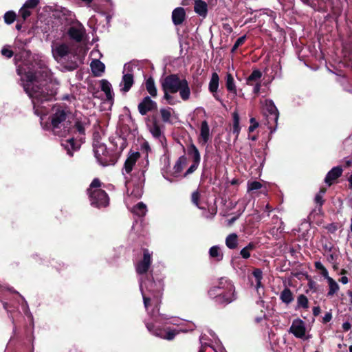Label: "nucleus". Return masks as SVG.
<instances>
[{
  "instance_id": "nucleus-1",
  "label": "nucleus",
  "mask_w": 352,
  "mask_h": 352,
  "mask_svg": "<svg viewBox=\"0 0 352 352\" xmlns=\"http://www.w3.org/2000/svg\"><path fill=\"white\" fill-rule=\"evenodd\" d=\"M14 60L21 85L32 100L34 113L41 118V124L60 137L70 133L72 113L65 105L56 104L51 109L50 124L43 126V116L47 114L48 102L54 99L59 89V81L54 77L44 60L32 56L25 49L16 54Z\"/></svg>"
},
{
  "instance_id": "nucleus-2",
  "label": "nucleus",
  "mask_w": 352,
  "mask_h": 352,
  "mask_svg": "<svg viewBox=\"0 0 352 352\" xmlns=\"http://www.w3.org/2000/svg\"><path fill=\"white\" fill-rule=\"evenodd\" d=\"M140 289L142 295L144 307L153 321V322H145L146 329L152 335L170 341L179 333L192 331L195 329V326L194 324H190L188 329H163L160 326V324H181L179 322V318L159 312V306L161 302L163 290V282L162 280H158L157 281H153L148 279L144 280L142 277H140Z\"/></svg>"
},
{
  "instance_id": "nucleus-3",
  "label": "nucleus",
  "mask_w": 352,
  "mask_h": 352,
  "mask_svg": "<svg viewBox=\"0 0 352 352\" xmlns=\"http://www.w3.org/2000/svg\"><path fill=\"white\" fill-rule=\"evenodd\" d=\"M208 295L219 304H229L236 299L235 287L232 282L226 278H221L218 284L208 291Z\"/></svg>"
},
{
  "instance_id": "nucleus-4",
  "label": "nucleus",
  "mask_w": 352,
  "mask_h": 352,
  "mask_svg": "<svg viewBox=\"0 0 352 352\" xmlns=\"http://www.w3.org/2000/svg\"><path fill=\"white\" fill-rule=\"evenodd\" d=\"M162 90L173 93H179L181 98L186 101L190 96V89L188 82L184 78H180L177 74H170L166 76L161 82Z\"/></svg>"
},
{
  "instance_id": "nucleus-5",
  "label": "nucleus",
  "mask_w": 352,
  "mask_h": 352,
  "mask_svg": "<svg viewBox=\"0 0 352 352\" xmlns=\"http://www.w3.org/2000/svg\"><path fill=\"white\" fill-rule=\"evenodd\" d=\"M100 181L95 178L87 190L90 204L96 208L106 207L109 205V197L104 190L100 188Z\"/></svg>"
},
{
  "instance_id": "nucleus-6",
  "label": "nucleus",
  "mask_w": 352,
  "mask_h": 352,
  "mask_svg": "<svg viewBox=\"0 0 352 352\" xmlns=\"http://www.w3.org/2000/svg\"><path fill=\"white\" fill-rule=\"evenodd\" d=\"M265 108L268 112L267 116L268 129L270 130V133H272L276 131L279 113L274 102L271 100H265Z\"/></svg>"
},
{
  "instance_id": "nucleus-7",
  "label": "nucleus",
  "mask_w": 352,
  "mask_h": 352,
  "mask_svg": "<svg viewBox=\"0 0 352 352\" xmlns=\"http://www.w3.org/2000/svg\"><path fill=\"white\" fill-rule=\"evenodd\" d=\"M94 152L98 162L103 166L113 163V160L104 144L96 142L94 144Z\"/></svg>"
},
{
  "instance_id": "nucleus-8",
  "label": "nucleus",
  "mask_w": 352,
  "mask_h": 352,
  "mask_svg": "<svg viewBox=\"0 0 352 352\" xmlns=\"http://www.w3.org/2000/svg\"><path fill=\"white\" fill-rule=\"evenodd\" d=\"M67 34L72 41L76 43H81L86 36V30L84 25L78 21L69 25Z\"/></svg>"
},
{
  "instance_id": "nucleus-9",
  "label": "nucleus",
  "mask_w": 352,
  "mask_h": 352,
  "mask_svg": "<svg viewBox=\"0 0 352 352\" xmlns=\"http://www.w3.org/2000/svg\"><path fill=\"white\" fill-rule=\"evenodd\" d=\"M52 56L54 59L58 61H62L67 58H69L73 52L67 43H58L52 45Z\"/></svg>"
},
{
  "instance_id": "nucleus-10",
  "label": "nucleus",
  "mask_w": 352,
  "mask_h": 352,
  "mask_svg": "<svg viewBox=\"0 0 352 352\" xmlns=\"http://www.w3.org/2000/svg\"><path fill=\"white\" fill-rule=\"evenodd\" d=\"M133 66L131 63H126L124 65L123 76L120 82V89L123 93L128 92L134 83L133 74H132Z\"/></svg>"
},
{
  "instance_id": "nucleus-11",
  "label": "nucleus",
  "mask_w": 352,
  "mask_h": 352,
  "mask_svg": "<svg viewBox=\"0 0 352 352\" xmlns=\"http://www.w3.org/2000/svg\"><path fill=\"white\" fill-rule=\"evenodd\" d=\"M289 333H292L296 338L307 340L306 336V327L305 322L300 319H294L289 329Z\"/></svg>"
},
{
  "instance_id": "nucleus-12",
  "label": "nucleus",
  "mask_w": 352,
  "mask_h": 352,
  "mask_svg": "<svg viewBox=\"0 0 352 352\" xmlns=\"http://www.w3.org/2000/svg\"><path fill=\"white\" fill-rule=\"evenodd\" d=\"M151 256L152 253L148 250H144L143 258L135 265L136 272L140 276H144L148 272L151 263Z\"/></svg>"
},
{
  "instance_id": "nucleus-13",
  "label": "nucleus",
  "mask_w": 352,
  "mask_h": 352,
  "mask_svg": "<svg viewBox=\"0 0 352 352\" xmlns=\"http://www.w3.org/2000/svg\"><path fill=\"white\" fill-rule=\"evenodd\" d=\"M143 175V173H142ZM144 179L140 178L138 183H131V182L126 181L125 185L127 188V191L129 192L131 190V196L140 199L143 195V186H144Z\"/></svg>"
},
{
  "instance_id": "nucleus-14",
  "label": "nucleus",
  "mask_w": 352,
  "mask_h": 352,
  "mask_svg": "<svg viewBox=\"0 0 352 352\" xmlns=\"http://www.w3.org/2000/svg\"><path fill=\"white\" fill-rule=\"evenodd\" d=\"M56 16L60 20L65 21V24L69 25L76 21L75 14L65 8H60L56 10Z\"/></svg>"
},
{
  "instance_id": "nucleus-15",
  "label": "nucleus",
  "mask_w": 352,
  "mask_h": 352,
  "mask_svg": "<svg viewBox=\"0 0 352 352\" xmlns=\"http://www.w3.org/2000/svg\"><path fill=\"white\" fill-rule=\"evenodd\" d=\"M157 108V103L151 99L149 96H146L143 98L142 101L138 104V111L142 116L146 115L148 111H151Z\"/></svg>"
},
{
  "instance_id": "nucleus-16",
  "label": "nucleus",
  "mask_w": 352,
  "mask_h": 352,
  "mask_svg": "<svg viewBox=\"0 0 352 352\" xmlns=\"http://www.w3.org/2000/svg\"><path fill=\"white\" fill-rule=\"evenodd\" d=\"M61 145L67 151V155L73 156V153L80 148V144L76 142L74 138H69L61 142Z\"/></svg>"
},
{
  "instance_id": "nucleus-17",
  "label": "nucleus",
  "mask_w": 352,
  "mask_h": 352,
  "mask_svg": "<svg viewBox=\"0 0 352 352\" xmlns=\"http://www.w3.org/2000/svg\"><path fill=\"white\" fill-rule=\"evenodd\" d=\"M140 153L138 152L132 153L128 158L126 160L123 169V174H129L133 170V167L140 157Z\"/></svg>"
},
{
  "instance_id": "nucleus-18",
  "label": "nucleus",
  "mask_w": 352,
  "mask_h": 352,
  "mask_svg": "<svg viewBox=\"0 0 352 352\" xmlns=\"http://www.w3.org/2000/svg\"><path fill=\"white\" fill-rule=\"evenodd\" d=\"M186 163L187 159L185 156L183 155L179 157L173 166V170L170 173L171 176L176 178L180 177L181 173Z\"/></svg>"
},
{
  "instance_id": "nucleus-19",
  "label": "nucleus",
  "mask_w": 352,
  "mask_h": 352,
  "mask_svg": "<svg viewBox=\"0 0 352 352\" xmlns=\"http://www.w3.org/2000/svg\"><path fill=\"white\" fill-rule=\"evenodd\" d=\"M186 12L182 7L176 8L172 12V21L174 25H181L185 20Z\"/></svg>"
},
{
  "instance_id": "nucleus-20",
  "label": "nucleus",
  "mask_w": 352,
  "mask_h": 352,
  "mask_svg": "<svg viewBox=\"0 0 352 352\" xmlns=\"http://www.w3.org/2000/svg\"><path fill=\"white\" fill-rule=\"evenodd\" d=\"M342 173V168L341 166L333 167L327 174L324 182L329 186L331 185L333 182L341 176Z\"/></svg>"
},
{
  "instance_id": "nucleus-21",
  "label": "nucleus",
  "mask_w": 352,
  "mask_h": 352,
  "mask_svg": "<svg viewBox=\"0 0 352 352\" xmlns=\"http://www.w3.org/2000/svg\"><path fill=\"white\" fill-rule=\"evenodd\" d=\"M210 128L206 120H204L201 124L200 135L199 141L202 144H206L210 140Z\"/></svg>"
},
{
  "instance_id": "nucleus-22",
  "label": "nucleus",
  "mask_w": 352,
  "mask_h": 352,
  "mask_svg": "<svg viewBox=\"0 0 352 352\" xmlns=\"http://www.w3.org/2000/svg\"><path fill=\"white\" fill-rule=\"evenodd\" d=\"M91 71L94 76H100L104 72L105 65L98 59L93 60L90 64Z\"/></svg>"
},
{
  "instance_id": "nucleus-23",
  "label": "nucleus",
  "mask_w": 352,
  "mask_h": 352,
  "mask_svg": "<svg viewBox=\"0 0 352 352\" xmlns=\"http://www.w3.org/2000/svg\"><path fill=\"white\" fill-rule=\"evenodd\" d=\"M101 90L104 92L108 100H113L114 94L112 89L111 84L105 79L100 81Z\"/></svg>"
},
{
  "instance_id": "nucleus-24",
  "label": "nucleus",
  "mask_w": 352,
  "mask_h": 352,
  "mask_svg": "<svg viewBox=\"0 0 352 352\" xmlns=\"http://www.w3.org/2000/svg\"><path fill=\"white\" fill-rule=\"evenodd\" d=\"M194 10L199 16L205 17L208 13V5L202 0H196L194 5Z\"/></svg>"
},
{
  "instance_id": "nucleus-25",
  "label": "nucleus",
  "mask_w": 352,
  "mask_h": 352,
  "mask_svg": "<svg viewBox=\"0 0 352 352\" xmlns=\"http://www.w3.org/2000/svg\"><path fill=\"white\" fill-rule=\"evenodd\" d=\"M149 131L153 138L159 140V141L163 144V141L165 140V137L164 136L162 130L156 121L153 122V124L150 126Z\"/></svg>"
},
{
  "instance_id": "nucleus-26",
  "label": "nucleus",
  "mask_w": 352,
  "mask_h": 352,
  "mask_svg": "<svg viewBox=\"0 0 352 352\" xmlns=\"http://www.w3.org/2000/svg\"><path fill=\"white\" fill-rule=\"evenodd\" d=\"M201 344L199 352H217V350L211 345L210 342H208L206 335H201L199 338Z\"/></svg>"
},
{
  "instance_id": "nucleus-27",
  "label": "nucleus",
  "mask_w": 352,
  "mask_h": 352,
  "mask_svg": "<svg viewBox=\"0 0 352 352\" xmlns=\"http://www.w3.org/2000/svg\"><path fill=\"white\" fill-rule=\"evenodd\" d=\"M209 256L215 261H221L223 258V254L219 245L212 246L209 249Z\"/></svg>"
},
{
  "instance_id": "nucleus-28",
  "label": "nucleus",
  "mask_w": 352,
  "mask_h": 352,
  "mask_svg": "<svg viewBox=\"0 0 352 352\" xmlns=\"http://www.w3.org/2000/svg\"><path fill=\"white\" fill-rule=\"evenodd\" d=\"M89 125V120L87 118H84L82 120H77L76 121L74 128L80 135H84L85 129Z\"/></svg>"
},
{
  "instance_id": "nucleus-29",
  "label": "nucleus",
  "mask_w": 352,
  "mask_h": 352,
  "mask_svg": "<svg viewBox=\"0 0 352 352\" xmlns=\"http://www.w3.org/2000/svg\"><path fill=\"white\" fill-rule=\"evenodd\" d=\"M131 211L138 217H143L147 212V207L143 202H139L131 209Z\"/></svg>"
},
{
  "instance_id": "nucleus-30",
  "label": "nucleus",
  "mask_w": 352,
  "mask_h": 352,
  "mask_svg": "<svg viewBox=\"0 0 352 352\" xmlns=\"http://www.w3.org/2000/svg\"><path fill=\"white\" fill-rule=\"evenodd\" d=\"M226 86L228 91L233 94L234 96L237 95L234 80L231 74H227L226 75Z\"/></svg>"
},
{
  "instance_id": "nucleus-31",
  "label": "nucleus",
  "mask_w": 352,
  "mask_h": 352,
  "mask_svg": "<svg viewBox=\"0 0 352 352\" xmlns=\"http://www.w3.org/2000/svg\"><path fill=\"white\" fill-rule=\"evenodd\" d=\"M280 299L287 305H289L294 300V296L292 291L285 287L280 294Z\"/></svg>"
},
{
  "instance_id": "nucleus-32",
  "label": "nucleus",
  "mask_w": 352,
  "mask_h": 352,
  "mask_svg": "<svg viewBox=\"0 0 352 352\" xmlns=\"http://www.w3.org/2000/svg\"><path fill=\"white\" fill-rule=\"evenodd\" d=\"M146 89L148 93L152 97H156L157 95V90L155 85V81L152 77H149L145 82Z\"/></svg>"
},
{
  "instance_id": "nucleus-33",
  "label": "nucleus",
  "mask_w": 352,
  "mask_h": 352,
  "mask_svg": "<svg viewBox=\"0 0 352 352\" xmlns=\"http://www.w3.org/2000/svg\"><path fill=\"white\" fill-rule=\"evenodd\" d=\"M226 245L231 250L235 249L238 245V236L235 233L230 234L226 238Z\"/></svg>"
},
{
  "instance_id": "nucleus-34",
  "label": "nucleus",
  "mask_w": 352,
  "mask_h": 352,
  "mask_svg": "<svg viewBox=\"0 0 352 352\" xmlns=\"http://www.w3.org/2000/svg\"><path fill=\"white\" fill-rule=\"evenodd\" d=\"M219 78L216 72L212 74L210 80L208 85V89L210 92L218 91Z\"/></svg>"
},
{
  "instance_id": "nucleus-35",
  "label": "nucleus",
  "mask_w": 352,
  "mask_h": 352,
  "mask_svg": "<svg viewBox=\"0 0 352 352\" xmlns=\"http://www.w3.org/2000/svg\"><path fill=\"white\" fill-rule=\"evenodd\" d=\"M261 77V72L258 69H254L252 74L248 77L246 83L248 85H252L254 82H258V81Z\"/></svg>"
},
{
  "instance_id": "nucleus-36",
  "label": "nucleus",
  "mask_w": 352,
  "mask_h": 352,
  "mask_svg": "<svg viewBox=\"0 0 352 352\" xmlns=\"http://www.w3.org/2000/svg\"><path fill=\"white\" fill-rule=\"evenodd\" d=\"M188 154L192 156L193 163L199 164L201 160L200 153L194 144H191L188 148Z\"/></svg>"
},
{
  "instance_id": "nucleus-37",
  "label": "nucleus",
  "mask_w": 352,
  "mask_h": 352,
  "mask_svg": "<svg viewBox=\"0 0 352 352\" xmlns=\"http://www.w3.org/2000/svg\"><path fill=\"white\" fill-rule=\"evenodd\" d=\"M252 274L255 278L256 282L255 286L256 289L257 290V292H258L259 289L263 287L261 283V280L263 279V272L261 269L256 268L253 271Z\"/></svg>"
},
{
  "instance_id": "nucleus-38",
  "label": "nucleus",
  "mask_w": 352,
  "mask_h": 352,
  "mask_svg": "<svg viewBox=\"0 0 352 352\" xmlns=\"http://www.w3.org/2000/svg\"><path fill=\"white\" fill-rule=\"evenodd\" d=\"M164 92L163 99L166 101L168 104L175 105L179 101L173 96V92L169 91L162 90Z\"/></svg>"
},
{
  "instance_id": "nucleus-39",
  "label": "nucleus",
  "mask_w": 352,
  "mask_h": 352,
  "mask_svg": "<svg viewBox=\"0 0 352 352\" xmlns=\"http://www.w3.org/2000/svg\"><path fill=\"white\" fill-rule=\"evenodd\" d=\"M327 282L329 287L327 295L332 296L339 290L340 287L338 284L333 278H329Z\"/></svg>"
},
{
  "instance_id": "nucleus-40",
  "label": "nucleus",
  "mask_w": 352,
  "mask_h": 352,
  "mask_svg": "<svg viewBox=\"0 0 352 352\" xmlns=\"http://www.w3.org/2000/svg\"><path fill=\"white\" fill-rule=\"evenodd\" d=\"M171 111L172 109L170 108H162L160 109V114L164 122H170L171 117Z\"/></svg>"
},
{
  "instance_id": "nucleus-41",
  "label": "nucleus",
  "mask_w": 352,
  "mask_h": 352,
  "mask_svg": "<svg viewBox=\"0 0 352 352\" xmlns=\"http://www.w3.org/2000/svg\"><path fill=\"white\" fill-rule=\"evenodd\" d=\"M232 116H233V133L238 135L240 132L239 116L236 111H234L232 113Z\"/></svg>"
},
{
  "instance_id": "nucleus-42",
  "label": "nucleus",
  "mask_w": 352,
  "mask_h": 352,
  "mask_svg": "<svg viewBox=\"0 0 352 352\" xmlns=\"http://www.w3.org/2000/svg\"><path fill=\"white\" fill-rule=\"evenodd\" d=\"M297 307L303 309H307L309 307V301L304 294H300L297 298Z\"/></svg>"
},
{
  "instance_id": "nucleus-43",
  "label": "nucleus",
  "mask_w": 352,
  "mask_h": 352,
  "mask_svg": "<svg viewBox=\"0 0 352 352\" xmlns=\"http://www.w3.org/2000/svg\"><path fill=\"white\" fill-rule=\"evenodd\" d=\"M4 21L6 24H12L16 19V13L14 11H8L3 16Z\"/></svg>"
},
{
  "instance_id": "nucleus-44",
  "label": "nucleus",
  "mask_w": 352,
  "mask_h": 352,
  "mask_svg": "<svg viewBox=\"0 0 352 352\" xmlns=\"http://www.w3.org/2000/svg\"><path fill=\"white\" fill-rule=\"evenodd\" d=\"M256 158L254 159L256 164H259V166H263L265 162L264 153L261 150L254 151Z\"/></svg>"
},
{
  "instance_id": "nucleus-45",
  "label": "nucleus",
  "mask_w": 352,
  "mask_h": 352,
  "mask_svg": "<svg viewBox=\"0 0 352 352\" xmlns=\"http://www.w3.org/2000/svg\"><path fill=\"white\" fill-rule=\"evenodd\" d=\"M262 184L257 181H254L251 182H248V191H253L256 190H258L261 188Z\"/></svg>"
},
{
  "instance_id": "nucleus-46",
  "label": "nucleus",
  "mask_w": 352,
  "mask_h": 352,
  "mask_svg": "<svg viewBox=\"0 0 352 352\" xmlns=\"http://www.w3.org/2000/svg\"><path fill=\"white\" fill-rule=\"evenodd\" d=\"M31 14V11L30 9L26 8L24 6L19 10V15L23 19V21L26 20L28 17H29Z\"/></svg>"
},
{
  "instance_id": "nucleus-47",
  "label": "nucleus",
  "mask_w": 352,
  "mask_h": 352,
  "mask_svg": "<svg viewBox=\"0 0 352 352\" xmlns=\"http://www.w3.org/2000/svg\"><path fill=\"white\" fill-rule=\"evenodd\" d=\"M246 39V36L244 35V36H242L239 38H237V40L236 41L235 43L234 44V45L232 46V52H234L236 50V49L240 46L242 44H243V43L245 42Z\"/></svg>"
},
{
  "instance_id": "nucleus-48",
  "label": "nucleus",
  "mask_w": 352,
  "mask_h": 352,
  "mask_svg": "<svg viewBox=\"0 0 352 352\" xmlns=\"http://www.w3.org/2000/svg\"><path fill=\"white\" fill-rule=\"evenodd\" d=\"M39 3V0H27L23 6L28 9H34Z\"/></svg>"
},
{
  "instance_id": "nucleus-49",
  "label": "nucleus",
  "mask_w": 352,
  "mask_h": 352,
  "mask_svg": "<svg viewBox=\"0 0 352 352\" xmlns=\"http://www.w3.org/2000/svg\"><path fill=\"white\" fill-rule=\"evenodd\" d=\"M199 193L198 191H195L192 192V196H191V199H192V202L197 206L200 209H202V208H201L199 206Z\"/></svg>"
},
{
  "instance_id": "nucleus-50",
  "label": "nucleus",
  "mask_w": 352,
  "mask_h": 352,
  "mask_svg": "<svg viewBox=\"0 0 352 352\" xmlns=\"http://www.w3.org/2000/svg\"><path fill=\"white\" fill-rule=\"evenodd\" d=\"M325 193V190H320V192L315 197V201L316 204L321 206L323 204L322 196Z\"/></svg>"
},
{
  "instance_id": "nucleus-51",
  "label": "nucleus",
  "mask_w": 352,
  "mask_h": 352,
  "mask_svg": "<svg viewBox=\"0 0 352 352\" xmlns=\"http://www.w3.org/2000/svg\"><path fill=\"white\" fill-rule=\"evenodd\" d=\"M1 54L6 58H10L13 56L14 53L11 50L8 48V46H5L1 50Z\"/></svg>"
},
{
  "instance_id": "nucleus-52",
  "label": "nucleus",
  "mask_w": 352,
  "mask_h": 352,
  "mask_svg": "<svg viewBox=\"0 0 352 352\" xmlns=\"http://www.w3.org/2000/svg\"><path fill=\"white\" fill-rule=\"evenodd\" d=\"M199 164L196 163H192V164L188 168V170L185 172L182 177H187L188 175L192 174L195 171V170L198 168Z\"/></svg>"
},
{
  "instance_id": "nucleus-53",
  "label": "nucleus",
  "mask_w": 352,
  "mask_h": 352,
  "mask_svg": "<svg viewBox=\"0 0 352 352\" xmlns=\"http://www.w3.org/2000/svg\"><path fill=\"white\" fill-rule=\"evenodd\" d=\"M251 125L248 128L249 132H253L258 126V123L256 121L254 118L250 119Z\"/></svg>"
},
{
  "instance_id": "nucleus-54",
  "label": "nucleus",
  "mask_w": 352,
  "mask_h": 352,
  "mask_svg": "<svg viewBox=\"0 0 352 352\" xmlns=\"http://www.w3.org/2000/svg\"><path fill=\"white\" fill-rule=\"evenodd\" d=\"M240 255L243 258L248 259L250 257V252L244 247L240 251Z\"/></svg>"
},
{
  "instance_id": "nucleus-55",
  "label": "nucleus",
  "mask_w": 352,
  "mask_h": 352,
  "mask_svg": "<svg viewBox=\"0 0 352 352\" xmlns=\"http://www.w3.org/2000/svg\"><path fill=\"white\" fill-rule=\"evenodd\" d=\"M332 318V314L330 312H327L323 316V322L326 323L329 322Z\"/></svg>"
},
{
  "instance_id": "nucleus-56",
  "label": "nucleus",
  "mask_w": 352,
  "mask_h": 352,
  "mask_svg": "<svg viewBox=\"0 0 352 352\" xmlns=\"http://www.w3.org/2000/svg\"><path fill=\"white\" fill-rule=\"evenodd\" d=\"M320 274L325 278L327 280H329V278H332L329 276V273L327 270L324 267L322 270L320 271Z\"/></svg>"
},
{
  "instance_id": "nucleus-57",
  "label": "nucleus",
  "mask_w": 352,
  "mask_h": 352,
  "mask_svg": "<svg viewBox=\"0 0 352 352\" xmlns=\"http://www.w3.org/2000/svg\"><path fill=\"white\" fill-rule=\"evenodd\" d=\"M314 265L315 267L320 271L322 270L325 267L320 261L315 262Z\"/></svg>"
},
{
  "instance_id": "nucleus-58",
  "label": "nucleus",
  "mask_w": 352,
  "mask_h": 352,
  "mask_svg": "<svg viewBox=\"0 0 352 352\" xmlns=\"http://www.w3.org/2000/svg\"><path fill=\"white\" fill-rule=\"evenodd\" d=\"M308 286L310 289L313 290L314 292L316 291V283L313 280H309L308 283Z\"/></svg>"
},
{
  "instance_id": "nucleus-59",
  "label": "nucleus",
  "mask_w": 352,
  "mask_h": 352,
  "mask_svg": "<svg viewBox=\"0 0 352 352\" xmlns=\"http://www.w3.org/2000/svg\"><path fill=\"white\" fill-rule=\"evenodd\" d=\"M261 89V83L256 82L253 88V92L254 94H258Z\"/></svg>"
},
{
  "instance_id": "nucleus-60",
  "label": "nucleus",
  "mask_w": 352,
  "mask_h": 352,
  "mask_svg": "<svg viewBox=\"0 0 352 352\" xmlns=\"http://www.w3.org/2000/svg\"><path fill=\"white\" fill-rule=\"evenodd\" d=\"M351 327V324L349 322H345L342 324V329L344 331H348Z\"/></svg>"
},
{
  "instance_id": "nucleus-61",
  "label": "nucleus",
  "mask_w": 352,
  "mask_h": 352,
  "mask_svg": "<svg viewBox=\"0 0 352 352\" xmlns=\"http://www.w3.org/2000/svg\"><path fill=\"white\" fill-rule=\"evenodd\" d=\"M256 248V245L254 243H249L246 246L245 248L249 250L250 252L254 250Z\"/></svg>"
},
{
  "instance_id": "nucleus-62",
  "label": "nucleus",
  "mask_w": 352,
  "mask_h": 352,
  "mask_svg": "<svg viewBox=\"0 0 352 352\" xmlns=\"http://www.w3.org/2000/svg\"><path fill=\"white\" fill-rule=\"evenodd\" d=\"M320 308L319 307H314L313 308V314L315 316H317L320 314Z\"/></svg>"
},
{
  "instance_id": "nucleus-63",
  "label": "nucleus",
  "mask_w": 352,
  "mask_h": 352,
  "mask_svg": "<svg viewBox=\"0 0 352 352\" xmlns=\"http://www.w3.org/2000/svg\"><path fill=\"white\" fill-rule=\"evenodd\" d=\"M212 94V96L213 97L219 102H220L221 103H222V100L221 98V97L219 96V95L218 94L217 91H215V92H211Z\"/></svg>"
},
{
  "instance_id": "nucleus-64",
  "label": "nucleus",
  "mask_w": 352,
  "mask_h": 352,
  "mask_svg": "<svg viewBox=\"0 0 352 352\" xmlns=\"http://www.w3.org/2000/svg\"><path fill=\"white\" fill-rule=\"evenodd\" d=\"M327 228L328 229V230L331 232H333L334 231L336 230L337 228L335 225L333 224H330L329 225Z\"/></svg>"
}]
</instances>
